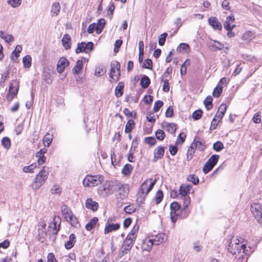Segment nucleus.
<instances>
[{
    "label": "nucleus",
    "instance_id": "11",
    "mask_svg": "<svg viewBox=\"0 0 262 262\" xmlns=\"http://www.w3.org/2000/svg\"><path fill=\"white\" fill-rule=\"evenodd\" d=\"M170 207L171 220L172 223H174L177 220V217L181 209V205L177 202H173L171 203Z\"/></svg>",
    "mask_w": 262,
    "mask_h": 262
},
{
    "label": "nucleus",
    "instance_id": "48",
    "mask_svg": "<svg viewBox=\"0 0 262 262\" xmlns=\"http://www.w3.org/2000/svg\"><path fill=\"white\" fill-rule=\"evenodd\" d=\"M36 157L38 158L37 163L39 165L43 164L46 160V157L39 151L36 154Z\"/></svg>",
    "mask_w": 262,
    "mask_h": 262
},
{
    "label": "nucleus",
    "instance_id": "56",
    "mask_svg": "<svg viewBox=\"0 0 262 262\" xmlns=\"http://www.w3.org/2000/svg\"><path fill=\"white\" fill-rule=\"evenodd\" d=\"M203 111L201 110H197L193 112L192 117L194 120H198L201 118Z\"/></svg>",
    "mask_w": 262,
    "mask_h": 262
},
{
    "label": "nucleus",
    "instance_id": "29",
    "mask_svg": "<svg viewBox=\"0 0 262 262\" xmlns=\"http://www.w3.org/2000/svg\"><path fill=\"white\" fill-rule=\"evenodd\" d=\"M0 37L3 39L5 42L10 43L14 41V37L11 34H6L4 31H0Z\"/></svg>",
    "mask_w": 262,
    "mask_h": 262
},
{
    "label": "nucleus",
    "instance_id": "37",
    "mask_svg": "<svg viewBox=\"0 0 262 262\" xmlns=\"http://www.w3.org/2000/svg\"><path fill=\"white\" fill-rule=\"evenodd\" d=\"M68 219L69 220L68 222H69L72 226L75 228H77L80 226V224L77 219L73 214L70 215V216L68 217Z\"/></svg>",
    "mask_w": 262,
    "mask_h": 262
},
{
    "label": "nucleus",
    "instance_id": "15",
    "mask_svg": "<svg viewBox=\"0 0 262 262\" xmlns=\"http://www.w3.org/2000/svg\"><path fill=\"white\" fill-rule=\"evenodd\" d=\"M193 141L195 144V148H196L199 151H202L206 149V147L205 146V142L200 137L195 136Z\"/></svg>",
    "mask_w": 262,
    "mask_h": 262
},
{
    "label": "nucleus",
    "instance_id": "28",
    "mask_svg": "<svg viewBox=\"0 0 262 262\" xmlns=\"http://www.w3.org/2000/svg\"><path fill=\"white\" fill-rule=\"evenodd\" d=\"M124 87V83L120 81L115 88V95L117 98L120 97L123 93V89Z\"/></svg>",
    "mask_w": 262,
    "mask_h": 262
},
{
    "label": "nucleus",
    "instance_id": "62",
    "mask_svg": "<svg viewBox=\"0 0 262 262\" xmlns=\"http://www.w3.org/2000/svg\"><path fill=\"white\" fill-rule=\"evenodd\" d=\"M17 94V89H15L14 90V92H12V93H10L9 92L6 95V98L8 101L10 102L11 101L14 97L16 96Z\"/></svg>",
    "mask_w": 262,
    "mask_h": 262
},
{
    "label": "nucleus",
    "instance_id": "8",
    "mask_svg": "<svg viewBox=\"0 0 262 262\" xmlns=\"http://www.w3.org/2000/svg\"><path fill=\"white\" fill-rule=\"evenodd\" d=\"M220 156L217 155H212L203 167V171L205 174L210 171L214 166L216 165L219 160Z\"/></svg>",
    "mask_w": 262,
    "mask_h": 262
},
{
    "label": "nucleus",
    "instance_id": "4",
    "mask_svg": "<svg viewBox=\"0 0 262 262\" xmlns=\"http://www.w3.org/2000/svg\"><path fill=\"white\" fill-rule=\"evenodd\" d=\"M104 177L101 175H87L83 180L84 186L94 187L100 184L103 181Z\"/></svg>",
    "mask_w": 262,
    "mask_h": 262
},
{
    "label": "nucleus",
    "instance_id": "21",
    "mask_svg": "<svg viewBox=\"0 0 262 262\" xmlns=\"http://www.w3.org/2000/svg\"><path fill=\"white\" fill-rule=\"evenodd\" d=\"M227 106L225 104H222L214 116V118L218 119V122H221L226 111Z\"/></svg>",
    "mask_w": 262,
    "mask_h": 262
},
{
    "label": "nucleus",
    "instance_id": "54",
    "mask_svg": "<svg viewBox=\"0 0 262 262\" xmlns=\"http://www.w3.org/2000/svg\"><path fill=\"white\" fill-rule=\"evenodd\" d=\"M223 92V88L222 86H217L215 87L212 93V95L215 98L219 97Z\"/></svg>",
    "mask_w": 262,
    "mask_h": 262
},
{
    "label": "nucleus",
    "instance_id": "60",
    "mask_svg": "<svg viewBox=\"0 0 262 262\" xmlns=\"http://www.w3.org/2000/svg\"><path fill=\"white\" fill-rule=\"evenodd\" d=\"M8 3L12 7H18L21 4V0H7Z\"/></svg>",
    "mask_w": 262,
    "mask_h": 262
},
{
    "label": "nucleus",
    "instance_id": "57",
    "mask_svg": "<svg viewBox=\"0 0 262 262\" xmlns=\"http://www.w3.org/2000/svg\"><path fill=\"white\" fill-rule=\"evenodd\" d=\"M36 167V163L32 164L29 166H25L23 168V171L25 172L33 173V170Z\"/></svg>",
    "mask_w": 262,
    "mask_h": 262
},
{
    "label": "nucleus",
    "instance_id": "5",
    "mask_svg": "<svg viewBox=\"0 0 262 262\" xmlns=\"http://www.w3.org/2000/svg\"><path fill=\"white\" fill-rule=\"evenodd\" d=\"M118 193L116 194L117 200H123L127 198L129 191V186L128 184H122L119 181L117 185Z\"/></svg>",
    "mask_w": 262,
    "mask_h": 262
},
{
    "label": "nucleus",
    "instance_id": "44",
    "mask_svg": "<svg viewBox=\"0 0 262 262\" xmlns=\"http://www.w3.org/2000/svg\"><path fill=\"white\" fill-rule=\"evenodd\" d=\"M15 89H17L18 92L19 89V82L16 80H13L12 82L10 84L8 92L10 93H12Z\"/></svg>",
    "mask_w": 262,
    "mask_h": 262
},
{
    "label": "nucleus",
    "instance_id": "10",
    "mask_svg": "<svg viewBox=\"0 0 262 262\" xmlns=\"http://www.w3.org/2000/svg\"><path fill=\"white\" fill-rule=\"evenodd\" d=\"M94 43L92 41H89L88 43L84 41L79 42L77 44L75 52L76 54L83 52L89 53L94 49Z\"/></svg>",
    "mask_w": 262,
    "mask_h": 262
},
{
    "label": "nucleus",
    "instance_id": "59",
    "mask_svg": "<svg viewBox=\"0 0 262 262\" xmlns=\"http://www.w3.org/2000/svg\"><path fill=\"white\" fill-rule=\"evenodd\" d=\"M142 68L147 69H152V61L150 59H146L145 60V62L142 66Z\"/></svg>",
    "mask_w": 262,
    "mask_h": 262
},
{
    "label": "nucleus",
    "instance_id": "19",
    "mask_svg": "<svg viewBox=\"0 0 262 262\" xmlns=\"http://www.w3.org/2000/svg\"><path fill=\"white\" fill-rule=\"evenodd\" d=\"M136 239V237H133L132 238H129V236H127L123 242L122 246L125 248L127 250L130 251L133 246L134 243Z\"/></svg>",
    "mask_w": 262,
    "mask_h": 262
},
{
    "label": "nucleus",
    "instance_id": "16",
    "mask_svg": "<svg viewBox=\"0 0 262 262\" xmlns=\"http://www.w3.org/2000/svg\"><path fill=\"white\" fill-rule=\"evenodd\" d=\"M208 21L209 24L213 28V29L217 30H222V25L216 17H210L208 18Z\"/></svg>",
    "mask_w": 262,
    "mask_h": 262
},
{
    "label": "nucleus",
    "instance_id": "45",
    "mask_svg": "<svg viewBox=\"0 0 262 262\" xmlns=\"http://www.w3.org/2000/svg\"><path fill=\"white\" fill-rule=\"evenodd\" d=\"M32 58L31 56L27 55L23 59V63L25 68H29L31 66Z\"/></svg>",
    "mask_w": 262,
    "mask_h": 262
},
{
    "label": "nucleus",
    "instance_id": "64",
    "mask_svg": "<svg viewBox=\"0 0 262 262\" xmlns=\"http://www.w3.org/2000/svg\"><path fill=\"white\" fill-rule=\"evenodd\" d=\"M115 8V7L114 4L113 3H111L107 13V15L111 19L113 17V12L114 11Z\"/></svg>",
    "mask_w": 262,
    "mask_h": 262
},
{
    "label": "nucleus",
    "instance_id": "43",
    "mask_svg": "<svg viewBox=\"0 0 262 262\" xmlns=\"http://www.w3.org/2000/svg\"><path fill=\"white\" fill-rule=\"evenodd\" d=\"M163 199V191L159 189L157 191L156 193L155 197V204L156 205L159 204Z\"/></svg>",
    "mask_w": 262,
    "mask_h": 262
},
{
    "label": "nucleus",
    "instance_id": "52",
    "mask_svg": "<svg viewBox=\"0 0 262 262\" xmlns=\"http://www.w3.org/2000/svg\"><path fill=\"white\" fill-rule=\"evenodd\" d=\"M156 138L159 141H163L165 137V134L162 129H158L155 132Z\"/></svg>",
    "mask_w": 262,
    "mask_h": 262
},
{
    "label": "nucleus",
    "instance_id": "40",
    "mask_svg": "<svg viewBox=\"0 0 262 262\" xmlns=\"http://www.w3.org/2000/svg\"><path fill=\"white\" fill-rule=\"evenodd\" d=\"M213 99L211 96H208L204 100V104L207 110H210L213 107Z\"/></svg>",
    "mask_w": 262,
    "mask_h": 262
},
{
    "label": "nucleus",
    "instance_id": "25",
    "mask_svg": "<svg viewBox=\"0 0 262 262\" xmlns=\"http://www.w3.org/2000/svg\"><path fill=\"white\" fill-rule=\"evenodd\" d=\"M71 37L69 34H66L63 35L61 41L63 46L66 50H69L71 47Z\"/></svg>",
    "mask_w": 262,
    "mask_h": 262
},
{
    "label": "nucleus",
    "instance_id": "31",
    "mask_svg": "<svg viewBox=\"0 0 262 262\" xmlns=\"http://www.w3.org/2000/svg\"><path fill=\"white\" fill-rule=\"evenodd\" d=\"M83 68V61L82 60H78L76 64L72 69L73 74H78Z\"/></svg>",
    "mask_w": 262,
    "mask_h": 262
},
{
    "label": "nucleus",
    "instance_id": "18",
    "mask_svg": "<svg viewBox=\"0 0 262 262\" xmlns=\"http://www.w3.org/2000/svg\"><path fill=\"white\" fill-rule=\"evenodd\" d=\"M85 207L93 211L97 210L99 204L97 202L94 201L92 198H89L86 200Z\"/></svg>",
    "mask_w": 262,
    "mask_h": 262
},
{
    "label": "nucleus",
    "instance_id": "12",
    "mask_svg": "<svg viewBox=\"0 0 262 262\" xmlns=\"http://www.w3.org/2000/svg\"><path fill=\"white\" fill-rule=\"evenodd\" d=\"M149 237L152 240L155 245H159L167 239V236L163 233L152 235Z\"/></svg>",
    "mask_w": 262,
    "mask_h": 262
},
{
    "label": "nucleus",
    "instance_id": "24",
    "mask_svg": "<svg viewBox=\"0 0 262 262\" xmlns=\"http://www.w3.org/2000/svg\"><path fill=\"white\" fill-rule=\"evenodd\" d=\"M10 70V67H7L6 71L1 74L0 79V85L2 88L5 86L6 81L9 78Z\"/></svg>",
    "mask_w": 262,
    "mask_h": 262
},
{
    "label": "nucleus",
    "instance_id": "9",
    "mask_svg": "<svg viewBox=\"0 0 262 262\" xmlns=\"http://www.w3.org/2000/svg\"><path fill=\"white\" fill-rule=\"evenodd\" d=\"M147 188L148 180H146L142 183L137 194L136 201L139 205H141L144 203V202L146 198L145 191H146L147 190Z\"/></svg>",
    "mask_w": 262,
    "mask_h": 262
},
{
    "label": "nucleus",
    "instance_id": "17",
    "mask_svg": "<svg viewBox=\"0 0 262 262\" xmlns=\"http://www.w3.org/2000/svg\"><path fill=\"white\" fill-rule=\"evenodd\" d=\"M108 222L109 220H108L107 223L105 225L104 231V234H107L113 231L117 230L120 228V225L119 223L109 224Z\"/></svg>",
    "mask_w": 262,
    "mask_h": 262
},
{
    "label": "nucleus",
    "instance_id": "14",
    "mask_svg": "<svg viewBox=\"0 0 262 262\" xmlns=\"http://www.w3.org/2000/svg\"><path fill=\"white\" fill-rule=\"evenodd\" d=\"M70 64L69 61L65 57H61L58 61L57 64V71L58 73L61 74L63 72L66 67Z\"/></svg>",
    "mask_w": 262,
    "mask_h": 262
},
{
    "label": "nucleus",
    "instance_id": "61",
    "mask_svg": "<svg viewBox=\"0 0 262 262\" xmlns=\"http://www.w3.org/2000/svg\"><path fill=\"white\" fill-rule=\"evenodd\" d=\"M163 105V102L161 100H157L155 102L154 111L155 112H158L160 108Z\"/></svg>",
    "mask_w": 262,
    "mask_h": 262
},
{
    "label": "nucleus",
    "instance_id": "23",
    "mask_svg": "<svg viewBox=\"0 0 262 262\" xmlns=\"http://www.w3.org/2000/svg\"><path fill=\"white\" fill-rule=\"evenodd\" d=\"M162 127L165 128L166 131L171 134H174L177 129L176 124L173 123L164 122L162 124Z\"/></svg>",
    "mask_w": 262,
    "mask_h": 262
},
{
    "label": "nucleus",
    "instance_id": "50",
    "mask_svg": "<svg viewBox=\"0 0 262 262\" xmlns=\"http://www.w3.org/2000/svg\"><path fill=\"white\" fill-rule=\"evenodd\" d=\"M224 148V144L221 141H217L213 143L212 148L216 151L219 152Z\"/></svg>",
    "mask_w": 262,
    "mask_h": 262
},
{
    "label": "nucleus",
    "instance_id": "49",
    "mask_svg": "<svg viewBox=\"0 0 262 262\" xmlns=\"http://www.w3.org/2000/svg\"><path fill=\"white\" fill-rule=\"evenodd\" d=\"M161 82H163L162 90L164 92H168L170 89L169 80L168 79H163L161 78Z\"/></svg>",
    "mask_w": 262,
    "mask_h": 262
},
{
    "label": "nucleus",
    "instance_id": "13",
    "mask_svg": "<svg viewBox=\"0 0 262 262\" xmlns=\"http://www.w3.org/2000/svg\"><path fill=\"white\" fill-rule=\"evenodd\" d=\"M165 152V147L158 146L154 151L153 162H156L159 159L163 158Z\"/></svg>",
    "mask_w": 262,
    "mask_h": 262
},
{
    "label": "nucleus",
    "instance_id": "55",
    "mask_svg": "<svg viewBox=\"0 0 262 262\" xmlns=\"http://www.w3.org/2000/svg\"><path fill=\"white\" fill-rule=\"evenodd\" d=\"M186 135L184 133H181L178 136L177 139V141L176 142V144H182L185 142L186 138Z\"/></svg>",
    "mask_w": 262,
    "mask_h": 262
},
{
    "label": "nucleus",
    "instance_id": "41",
    "mask_svg": "<svg viewBox=\"0 0 262 262\" xmlns=\"http://www.w3.org/2000/svg\"><path fill=\"white\" fill-rule=\"evenodd\" d=\"M105 24V20L103 18H101L98 20V23L96 24L97 26V34H100Z\"/></svg>",
    "mask_w": 262,
    "mask_h": 262
},
{
    "label": "nucleus",
    "instance_id": "2",
    "mask_svg": "<svg viewBox=\"0 0 262 262\" xmlns=\"http://www.w3.org/2000/svg\"><path fill=\"white\" fill-rule=\"evenodd\" d=\"M118 182L119 181L115 180L106 181L102 186L98 188L99 195L103 197H106L113 194L115 192L117 191Z\"/></svg>",
    "mask_w": 262,
    "mask_h": 262
},
{
    "label": "nucleus",
    "instance_id": "22",
    "mask_svg": "<svg viewBox=\"0 0 262 262\" xmlns=\"http://www.w3.org/2000/svg\"><path fill=\"white\" fill-rule=\"evenodd\" d=\"M76 242V236L74 234H71L69 236V240L64 244L66 249L69 250L74 247Z\"/></svg>",
    "mask_w": 262,
    "mask_h": 262
},
{
    "label": "nucleus",
    "instance_id": "27",
    "mask_svg": "<svg viewBox=\"0 0 262 262\" xmlns=\"http://www.w3.org/2000/svg\"><path fill=\"white\" fill-rule=\"evenodd\" d=\"M22 47L20 45H17L16 46L14 51H12L11 55V59L13 61H15L18 58L19 55V53L21 51Z\"/></svg>",
    "mask_w": 262,
    "mask_h": 262
},
{
    "label": "nucleus",
    "instance_id": "26",
    "mask_svg": "<svg viewBox=\"0 0 262 262\" xmlns=\"http://www.w3.org/2000/svg\"><path fill=\"white\" fill-rule=\"evenodd\" d=\"M61 212L67 221H69L68 217L73 213L71 209L66 205H63L61 207Z\"/></svg>",
    "mask_w": 262,
    "mask_h": 262
},
{
    "label": "nucleus",
    "instance_id": "38",
    "mask_svg": "<svg viewBox=\"0 0 262 262\" xmlns=\"http://www.w3.org/2000/svg\"><path fill=\"white\" fill-rule=\"evenodd\" d=\"M235 20L233 16H228L226 17V21L224 24V27L226 30H231L230 26Z\"/></svg>",
    "mask_w": 262,
    "mask_h": 262
},
{
    "label": "nucleus",
    "instance_id": "47",
    "mask_svg": "<svg viewBox=\"0 0 262 262\" xmlns=\"http://www.w3.org/2000/svg\"><path fill=\"white\" fill-rule=\"evenodd\" d=\"M60 10V6L58 3H55L52 6L51 12L53 15L57 16Z\"/></svg>",
    "mask_w": 262,
    "mask_h": 262
},
{
    "label": "nucleus",
    "instance_id": "1",
    "mask_svg": "<svg viewBox=\"0 0 262 262\" xmlns=\"http://www.w3.org/2000/svg\"><path fill=\"white\" fill-rule=\"evenodd\" d=\"M243 238L238 239L237 237L232 236L227 241V250L228 252L232 256H235V258H241L243 257V253L248 254L246 250V245L242 244Z\"/></svg>",
    "mask_w": 262,
    "mask_h": 262
},
{
    "label": "nucleus",
    "instance_id": "6",
    "mask_svg": "<svg viewBox=\"0 0 262 262\" xmlns=\"http://www.w3.org/2000/svg\"><path fill=\"white\" fill-rule=\"evenodd\" d=\"M250 210L256 221L262 224V205L258 203H252L250 205Z\"/></svg>",
    "mask_w": 262,
    "mask_h": 262
},
{
    "label": "nucleus",
    "instance_id": "30",
    "mask_svg": "<svg viewBox=\"0 0 262 262\" xmlns=\"http://www.w3.org/2000/svg\"><path fill=\"white\" fill-rule=\"evenodd\" d=\"M133 170V167L132 165L129 164H126L122 169L121 172L125 176L128 177L130 175Z\"/></svg>",
    "mask_w": 262,
    "mask_h": 262
},
{
    "label": "nucleus",
    "instance_id": "58",
    "mask_svg": "<svg viewBox=\"0 0 262 262\" xmlns=\"http://www.w3.org/2000/svg\"><path fill=\"white\" fill-rule=\"evenodd\" d=\"M167 35V33L165 32L160 35L158 40V43L160 46H162L164 45Z\"/></svg>",
    "mask_w": 262,
    "mask_h": 262
},
{
    "label": "nucleus",
    "instance_id": "46",
    "mask_svg": "<svg viewBox=\"0 0 262 262\" xmlns=\"http://www.w3.org/2000/svg\"><path fill=\"white\" fill-rule=\"evenodd\" d=\"M2 146L8 149L10 148L11 142L9 138L7 137H4L1 141Z\"/></svg>",
    "mask_w": 262,
    "mask_h": 262
},
{
    "label": "nucleus",
    "instance_id": "7",
    "mask_svg": "<svg viewBox=\"0 0 262 262\" xmlns=\"http://www.w3.org/2000/svg\"><path fill=\"white\" fill-rule=\"evenodd\" d=\"M190 188H191V185L186 184L181 185L179 188L180 194L181 195V198L183 199L185 206L189 205L190 203V198L188 196V194L190 193Z\"/></svg>",
    "mask_w": 262,
    "mask_h": 262
},
{
    "label": "nucleus",
    "instance_id": "35",
    "mask_svg": "<svg viewBox=\"0 0 262 262\" xmlns=\"http://www.w3.org/2000/svg\"><path fill=\"white\" fill-rule=\"evenodd\" d=\"M189 205H187L185 206V204L183 203V208L182 209L180 210L179 215L181 219H184L188 216L189 213V211H188V206Z\"/></svg>",
    "mask_w": 262,
    "mask_h": 262
},
{
    "label": "nucleus",
    "instance_id": "3",
    "mask_svg": "<svg viewBox=\"0 0 262 262\" xmlns=\"http://www.w3.org/2000/svg\"><path fill=\"white\" fill-rule=\"evenodd\" d=\"M48 176L49 172L43 167L34 179L31 184V188L35 190L38 189L45 183Z\"/></svg>",
    "mask_w": 262,
    "mask_h": 262
},
{
    "label": "nucleus",
    "instance_id": "34",
    "mask_svg": "<svg viewBox=\"0 0 262 262\" xmlns=\"http://www.w3.org/2000/svg\"><path fill=\"white\" fill-rule=\"evenodd\" d=\"M98 222L97 217H93L90 222L85 225V229L88 231L91 230Z\"/></svg>",
    "mask_w": 262,
    "mask_h": 262
},
{
    "label": "nucleus",
    "instance_id": "39",
    "mask_svg": "<svg viewBox=\"0 0 262 262\" xmlns=\"http://www.w3.org/2000/svg\"><path fill=\"white\" fill-rule=\"evenodd\" d=\"M111 67L117 71V76L116 78V81H117L119 80L120 76V64L117 61H114L111 63Z\"/></svg>",
    "mask_w": 262,
    "mask_h": 262
},
{
    "label": "nucleus",
    "instance_id": "42",
    "mask_svg": "<svg viewBox=\"0 0 262 262\" xmlns=\"http://www.w3.org/2000/svg\"><path fill=\"white\" fill-rule=\"evenodd\" d=\"M135 125V122L132 119H129L126 123L125 128V132L129 133L133 129Z\"/></svg>",
    "mask_w": 262,
    "mask_h": 262
},
{
    "label": "nucleus",
    "instance_id": "20",
    "mask_svg": "<svg viewBox=\"0 0 262 262\" xmlns=\"http://www.w3.org/2000/svg\"><path fill=\"white\" fill-rule=\"evenodd\" d=\"M153 245H155L154 243L149 237L144 240L141 246V248L143 251L149 252L151 250Z\"/></svg>",
    "mask_w": 262,
    "mask_h": 262
},
{
    "label": "nucleus",
    "instance_id": "53",
    "mask_svg": "<svg viewBox=\"0 0 262 262\" xmlns=\"http://www.w3.org/2000/svg\"><path fill=\"white\" fill-rule=\"evenodd\" d=\"M144 142L150 146H152L157 143V140L154 137H147L145 138Z\"/></svg>",
    "mask_w": 262,
    "mask_h": 262
},
{
    "label": "nucleus",
    "instance_id": "36",
    "mask_svg": "<svg viewBox=\"0 0 262 262\" xmlns=\"http://www.w3.org/2000/svg\"><path fill=\"white\" fill-rule=\"evenodd\" d=\"M53 140L52 135L47 133L43 137V144L45 147H49Z\"/></svg>",
    "mask_w": 262,
    "mask_h": 262
},
{
    "label": "nucleus",
    "instance_id": "63",
    "mask_svg": "<svg viewBox=\"0 0 262 262\" xmlns=\"http://www.w3.org/2000/svg\"><path fill=\"white\" fill-rule=\"evenodd\" d=\"M136 209L133 205H127L124 208V211L127 214H132L136 211Z\"/></svg>",
    "mask_w": 262,
    "mask_h": 262
},
{
    "label": "nucleus",
    "instance_id": "51",
    "mask_svg": "<svg viewBox=\"0 0 262 262\" xmlns=\"http://www.w3.org/2000/svg\"><path fill=\"white\" fill-rule=\"evenodd\" d=\"M187 180L192 182L194 185H197L199 183V178L194 174H189L187 176Z\"/></svg>",
    "mask_w": 262,
    "mask_h": 262
},
{
    "label": "nucleus",
    "instance_id": "33",
    "mask_svg": "<svg viewBox=\"0 0 262 262\" xmlns=\"http://www.w3.org/2000/svg\"><path fill=\"white\" fill-rule=\"evenodd\" d=\"M150 83L149 78L146 75H143L140 81V85L143 89H146Z\"/></svg>",
    "mask_w": 262,
    "mask_h": 262
},
{
    "label": "nucleus",
    "instance_id": "32",
    "mask_svg": "<svg viewBox=\"0 0 262 262\" xmlns=\"http://www.w3.org/2000/svg\"><path fill=\"white\" fill-rule=\"evenodd\" d=\"M58 222L55 221V217L53 219V222L50 223L49 228L52 229V233L53 234H57L60 227V223L58 224V227H57Z\"/></svg>",
    "mask_w": 262,
    "mask_h": 262
}]
</instances>
